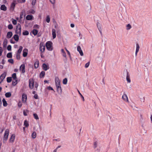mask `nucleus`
<instances>
[{"instance_id":"f257e3e1","label":"nucleus","mask_w":152,"mask_h":152,"mask_svg":"<svg viewBox=\"0 0 152 152\" xmlns=\"http://www.w3.org/2000/svg\"><path fill=\"white\" fill-rule=\"evenodd\" d=\"M46 46L47 50L49 51H52L53 49L52 43L50 41H48L46 43Z\"/></svg>"},{"instance_id":"f03ea898","label":"nucleus","mask_w":152,"mask_h":152,"mask_svg":"<svg viewBox=\"0 0 152 152\" xmlns=\"http://www.w3.org/2000/svg\"><path fill=\"white\" fill-rule=\"evenodd\" d=\"M29 87L30 89L33 88L34 85V80L33 78H30L28 80Z\"/></svg>"},{"instance_id":"7ed1b4c3","label":"nucleus","mask_w":152,"mask_h":152,"mask_svg":"<svg viewBox=\"0 0 152 152\" xmlns=\"http://www.w3.org/2000/svg\"><path fill=\"white\" fill-rule=\"evenodd\" d=\"M21 25L18 23L16 26L15 31L16 33L17 34H19L20 35L21 34Z\"/></svg>"},{"instance_id":"20e7f679","label":"nucleus","mask_w":152,"mask_h":152,"mask_svg":"<svg viewBox=\"0 0 152 152\" xmlns=\"http://www.w3.org/2000/svg\"><path fill=\"white\" fill-rule=\"evenodd\" d=\"M9 130L8 129H7L6 130L5 132L4 137L3 138V140L7 141V140L9 134Z\"/></svg>"},{"instance_id":"39448f33","label":"nucleus","mask_w":152,"mask_h":152,"mask_svg":"<svg viewBox=\"0 0 152 152\" xmlns=\"http://www.w3.org/2000/svg\"><path fill=\"white\" fill-rule=\"evenodd\" d=\"M45 47L42 43H40L39 45V50L41 53L44 52Z\"/></svg>"},{"instance_id":"423d86ee","label":"nucleus","mask_w":152,"mask_h":152,"mask_svg":"<svg viewBox=\"0 0 152 152\" xmlns=\"http://www.w3.org/2000/svg\"><path fill=\"white\" fill-rule=\"evenodd\" d=\"M27 99V96L26 94H23L22 96V101L24 103H25L26 102Z\"/></svg>"},{"instance_id":"0eeeda50","label":"nucleus","mask_w":152,"mask_h":152,"mask_svg":"<svg viewBox=\"0 0 152 152\" xmlns=\"http://www.w3.org/2000/svg\"><path fill=\"white\" fill-rule=\"evenodd\" d=\"M6 75V73L4 72L0 76V84L2 82Z\"/></svg>"},{"instance_id":"6e6552de","label":"nucleus","mask_w":152,"mask_h":152,"mask_svg":"<svg viewBox=\"0 0 152 152\" xmlns=\"http://www.w3.org/2000/svg\"><path fill=\"white\" fill-rule=\"evenodd\" d=\"M122 98L124 101L129 102L127 95L125 92L124 93V94L122 96Z\"/></svg>"},{"instance_id":"1a4fd4ad","label":"nucleus","mask_w":152,"mask_h":152,"mask_svg":"<svg viewBox=\"0 0 152 152\" xmlns=\"http://www.w3.org/2000/svg\"><path fill=\"white\" fill-rule=\"evenodd\" d=\"M20 70L21 71L22 73H24L25 72V66L24 64H22L20 66Z\"/></svg>"},{"instance_id":"9d476101","label":"nucleus","mask_w":152,"mask_h":152,"mask_svg":"<svg viewBox=\"0 0 152 152\" xmlns=\"http://www.w3.org/2000/svg\"><path fill=\"white\" fill-rule=\"evenodd\" d=\"M77 50L79 53L80 55L81 56H83V53L81 50L80 47V46H78L77 47Z\"/></svg>"},{"instance_id":"9b49d317","label":"nucleus","mask_w":152,"mask_h":152,"mask_svg":"<svg viewBox=\"0 0 152 152\" xmlns=\"http://www.w3.org/2000/svg\"><path fill=\"white\" fill-rule=\"evenodd\" d=\"M55 82L56 87L61 86L60 81L58 78L56 79Z\"/></svg>"},{"instance_id":"f8f14e48","label":"nucleus","mask_w":152,"mask_h":152,"mask_svg":"<svg viewBox=\"0 0 152 152\" xmlns=\"http://www.w3.org/2000/svg\"><path fill=\"white\" fill-rule=\"evenodd\" d=\"M49 68V66L45 64H42V69L45 71H47Z\"/></svg>"},{"instance_id":"ddd939ff","label":"nucleus","mask_w":152,"mask_h":152,"mask_svg":"<svg viewBox=\"0 0 152 152\" xmlns=\"http://www.w3.org/2000/svg\"><path fill=\"white\" fill-rule=\"evenodd\" d=\"M97 26L101 34L102 35V32L101 26V25L99 23H98L97 24Z\"/></svg>"},{"instance_id":"4468645a","label":"nucleus","mask_w":152,"mask_h":152,"mask_svg":"<svg viewBox=\"0 0 152 152\" xmlns=\"http://www.w3.org/2000/svg\"><path fill=\"white\" fill-rule=\"evenodd\" d=\"M12 35V33L11 31H9L7 33V37L8 39L10 38Z\"/></svg>"},{"instance_id":"2eb2a0df","label":"nucleus","mask_w":152,"mask_h":152,"mask_svg":"<svg viewBox=\"0 0 152 152\" xmlns=\"http://www.w3.org/2000/svg\"><path fill=\"white\" fill-rule=\"evenodd\" d=\"M126 79L128 83H130L131 82V80L130 78L129 75V72H127Z\"/></svg>"},{"instance_id":"dca6fc26","label":"nucleus","mask_w":152,"mask_h":152,"mask_svg":"<svg viewBox=\"0 0 152 152\" xmlns=\"http://www.w3.org/2000/svg\"><path fill=\"white\" fill-rule=\"evenodd\" d=\"M27 50L26 49H24L23 51V57H26L27 55L28 52H27Z\"/></svg>"},{"instance_id":"f3484780","label":"nucleus","mask_w":152,"mask_h":152,"mask_svg":"<svg viewBox=\"0 0 152 152\" xmlns=\"http://www.w3.org/2000/svg\"><path fill=\"white\" fill-rule=\"evenodd\" d=\"M39 64V63L38 61H37L35 62L34 66L35 69H37L38 67Z\"/></svg>"},{"instance_id":"a211bd4d","label":"nucleus","mask_w":152,"mask_h":152,"mask_svg":"<svg viewBox=\"0 0 152 152\" xmlns=\"http://www.w3.org/2000/svg\"><path fill=\"white\" fill-rule=\"evenodd\" d=\"M52 34L53 39L56 37V30L55 29H53L52 30Z\"/></svg>"},{"instance_id":"6ab92c4d","label":"nucleus","mask_w":152,"mask_h":152,"mask_svg":"<svg viewBox=\"0 0 152 152\" xmlns=\"http://www.w3.org/2000/svg\"><path fill=\"white\" fill-rule=\"evenodd\" d=\"M38 31L37 30L35 29H34L31 32L33 35H34V36H35L37 35L38 33Z\"/></svg>"},{"instance_id":"aec40b11","label":"nucleus","mask_w":152,"mask_h":152,"mask_svg":"<svg viewBox=\"0 0 152 152\" xmlns=\"http://www.w3.org/2000/svg\"><path fill=\"white\" fill-rule=\"evenodd\" d=\"M33 17L32 15H28L26 17V19L28 20H30L32 19Z\"/></svg>"},{"instance_id":"412c9836","label":"nucleus","mask_w":152,"mask_h":152,"mask_svg":"<svg viewBox=\"0 0 152 152\" xmlns=\"http://www.w3.org/2000/svg\"><path fill=\"white\" fill-rule=\"evenodd\" d=\"M13 38L14 39V40L15 41H16L17 42L18 41L19 36H18V35H17V34L14 35V36H13Z\"/></svg>"},{"instance_id":"4be33fe9","label":"nucleus","mask_w":152,"mask_h":152,"mask_svg":"<svg viewBox=\"0 0 152 152\" xmlns=\"http://www.w3.org/2000/svg\"><path fill=\"white\" fill-rule=\"evenodd\" d=\"M3 105L4 107H6L7 105V103L5 99L3 98L2 99Z\"/></svg>"},{"instance_id":"5701e85b","label":"nucleus","mask_w":152,"mask_h":152,"mask_svg":"<svg viewBox=\"0 0 152 152\" xmlns=\"http://www.w3.org/2000/svg\"><path fill=\"white\" fill-rule=\"evenodd\" d=\"M1 9L3 11H6L7 10V7L4 4H3L1 7Z\"/></svg>"},{"instance_id":"b1692460","label":"nucleus","mask_w":152,"mask_h":152,"mask_svg":"<svg viewBox=\"0 0 152 152\" xmlns=\"http://www.w3.org/2000/svg\"><path fill=\"white\" fill-rule=\"evenodd\" d=\"M24 125L25 126V127H27L29 126V124L28 122L26 120L24 121Z\"/></svg>"},{"instance_id":"393cba45","label":"nucleus","mask_w":152,"mask_h":152,"mask_svg":"<svg viewBox=\"0 0 152 152\" xmlns=\"http://www.w3.org/2000/svg\"><path fill=\"white\" fill-rule=\"evenodd\" d=\"M15 138V135L14 134H12L10 139V142H14V140Z\"/></svg>"},{"instance_id":"a878e982","label":"nucleus","mask_w":152,"mask_h":152,"mask_svg":"<svg viewBox=\"0 0 152 152\" xmlns=\"http://www.w3.org/2000/svg\"><path fill=\"white\" fill-rule=\"evenodd\" d=\"M45 75V72L44 71H42L39 75V77L40 78L43 77Z\"/></svg>"},{"instance_id":"bb28decb","label":"nucleus","mask_w":152,"mask_h":152,"mask_svg":"<svg viewBox=\"0 0 152 152\" xmlns=\"http://www.w3.org/2000/svg\"><path fill=\"white\" fill-rule=\"evenodd\" d=\"M57 88V91L58 92H61L62 91L61 86L56 87Z\"/></svg>"},{"instance_id":"cd10ccee","label":"nucleus","mask_w":152,"mask_h":152,"mask_svg":"<svg viewBox=\"0 0 152 152\" xmlns=\"http://www.w3.org/2000/svg\"><path fill=\"white\" fill-rule=\"evenodd\" d=\"M6 97L7 98L10 97L11 96V94L10 92L6 93L5 94Z\"/></svg>"},{"instance_id":"c85d7f7f","label":"nucleus","mask_w":152,"mask_h":152,"mask_svg":"<svg viewBox=\"0 0 152 152\" xmlns=\"http://www.w3.org/2000/svg\"><path fill=\"white\" fill-rule=\"evenodd\" d=\"M36 135H37V134H36V132H33V133H32V135H31L32 138L33 139L35 138L36 137Z\"/></svg>"},{"instance_id":"c756f323","label":"nucleus","mask_w":152,"mask_h":152,"mask_svg":"<svg viewBox=\"0 0 152 152\" xmlns=\"http://www.w3.org/2000/svg\"><path fill=\"white\" fill-rule=\"evenodd\" d=\"M22 49H23V47H22V46H20L19 48L18 49V50L17 53H19V54H20L21 53V52H22Z\"/></svg>"},{"instance_id":"7c9ffc66","label":"nucleus","mask_w":152,"mask_h":152,"mask_svg":"<svg viewBox=\"0 0 152 152\" xmlns=\"http://www.w3.org/2000/svg\"><path fill=\"white\" fill-rule=\"evenodd\" d=\"M17 80H13L12 81V84L13 86H15L17 83Z\"/></svg>"},{"instance_id":"2f4dec72","label":"nucleus","mask_w":152,"mask_h":152,"mask_svg":"<svg viewBox=\"0 0 152 152\" xmlns=\"http://www.w3.org/2000/svg\"><path fill=\"white\" fill-rule=\"evenodd\" d=\"M12 77L13 80H17L16 75L15 73H14L12 75Z\"/></svg>"},{"instance_id":"473e14b6","label":"nucleus","mask_w":152,"mask_h":152,"mask_svg":"<svg viewBox=\"0 0 152 152\" xmlns=\"http://www.w3.org/2000/svg\"><path fill=\"white\" fill-rule=\"evenodd\" d=\"M15 2H12L11 5V8H12L13 10H14L15 8Z\"/></svg>"},{"instance_id":"72a5a7b5","label":"nucleus","mask_w":152,"mask_h":152,"mask_svg":"<svg viewBox=\"0 0 152 152\" xmlns=\"http://www.w3.org/2000/svg\"><path fill=\"white\" fill-rule=\"evenodd\" d=\"M7 57L8 58H11L12 57V53H8L7 55Z\"/></svg>"},{"instance_id":"f704fd0d","label":"nucleus","mask_w":152,"mask_h":152,"mask_svg":"<svg viewBox=\"0 0 152 152\" xmlns=\"http://www.w3.org/2000/svg\"><path fill=\"white\" fill-rule=\"evenodd\" d=\"M12 77H8L7 78V83H10L12 81Z\"/></svg>"},{"instance_id":"c9c22d12","label":"nucleus","mask_w":152,"mask_h":152,"mask_svg":"<svg viewBox=\"0 0 152 152\" xmlns=\"http://www.w3.org/2000/svg\"><path fill=\"white\" fill-rule=\"evenodd\" d=\"M67 80L66 78H65L63 79V83L64 84L66 85L67 84Z\"/></svg>"},{"instance_id":"e433bc0d","label":"nucleus","mask_w":152,"mask_h":152,"mask_svg":"<svg viewBox=\"0 0 152 152\" xmlns=\"http://www.w3.org/2000/svg\"><path fill=\"white\" fill-rule=\"evenodd\" d=\"M38 86L39 85L36 82L35 83V84H34V87L36 88L35 90L36 91L37 90V88L38 87Z\"/></svg>"},{"instance_id":"4c0bfd02","label":"nucleus","mask_w":152,"mask_h":152,"mask_svg":"<svg viewBox=\"0 0 152 152\" xmlns=\"http://www.w3.org/2000/svg\"><path fill=\"white\" fill-rule=\"evenodd\" d=\"M33 116L35 119L36 120L38 119H39L38 116L37 115L36 113H34L33 114Z\"/></svg>"},{"instance_id":"58836bf2","label":"nucleus","mask_w":152,"mask_h":152,"mask_svg":"<svg viewBox=\"0 0 152 152\" xmlns=\"http://www.w3.org/2000/svg\"><path fill=\"white\" fill-rule=\"evenodd\" d=\"M23 34L24 35H28L29 34V32L28 31H25L23 32Z\"/></svg>"},{"instance_id":"ea45409f","label":"nucleus","mask_w":152,"mask_h":152,"mask_svg":"<svg viewBox=\"0 0 152 152\" xmlns=\"http://www.w3.org/2000/svg\"><path fill=\"white\" fill-rule=\"evenodd\" d=\"M50 20V18L49 15H48L46 17V21L48 23H49Z\"/></svg>"},{"instance_id":"a19ab883","label":"nucleus","mask_w":152,"mask_h":152,"mask_svg":"<svg viewBox=\"0 0 152 152\" xmlns=\"http://www.w3.org/2000/svg\"><path fill=\"white\" fill-rule=\"evenodd\" d=\"M132 28V26L130 24H129L126 26V29L127 30L130 29Z\"/></svg>"},{"instance_id":"79ce46f5","label":"nucleus","mask_w":152,"mask_h":152,"mask_svg":"<svg viewBox=\"0 0 152 152\" xmlns=\"http://www.w3.org/2000/svg\"><path fill=\"white\" fill-rule=\"evenodd\" d=\"M20 54L18 53H16V58L18 60H20Z\"/></svg>"},{"instance_id":"37998d69","label":"nucleus","mask_w":152,"mask_h":152,"mask_svg":"<svg viewBox=\"0 0 152 152\" xmlns=\"http://www.w3.org/2000/svg\"><path fill=\"white\" fill-rule=\"evenodd\" d=\"M22 104L20 101H19L18 104V106L19 108H21L22 106Z\"/></svg>"},{"instance_id":"c03bdc74","label":"nucleus","mask_w":152,"mask_h":152,"mask_svg":"<svg viewBox=\"0 0 152 152\" xmlns=\"http://www.w3.org/2000/svg\"><path fill=\"white\" fill-rule=\"evenodd\" d=\"M12 19V23L14 25H15L16 24H17L16 20H15L14 19Z\"/></svg>"},{"instance_id":"a18cd8bd","label":"nucleus","mask_w":152,"mask_h":152,"mask_svg":"<svg viewBox=\"0 0 152 152\" xmlns=\"http://www.w3.org/2000/svg\"><path fill=\"white\" fill-rule=\"evenodd\" d=\"M78 92L79 94L80 95V96L82 98L83 101H84V97L82 95V94L80 93V91L78 90Z\"/></svg>"},{"instance_id":"49530a36","label":"nucleus","mask_w":152,"mask_h":152,"mask_svg":"<svg viewBox=\"0 0 152 152\" xmlns=\"http://www.w3.org/2000/svg\"><path fill=\"white\" fill-rule=\"evenodd\" d=\"M8 28L9 29H11L13 28V26L11 24H10L8 25Z\"/></svg>"},{"instance_id":"de8ad7c7","label":"nucleus","mask_w":152,"mask_h":152,"mask_svg":"<svg viewBox=\"0 0 152 152\" xmlns=\"http://www.w3.org/2000/svg\"><path fill=\"white\" fill-rule=\"evenodd\" d=\"M8 61L11 64H13L14 63L13 60L12 59H10L8 60Z\"/></svg>"},{"instance_id":"09e8293b","label":"nucleus","mask_w":152,"mask_h":152,"mask_svg":"<svg viewBox=\"0 0 152 152\" xmlns=\"http://www.w3.org/2000/svg\"><path fill=\"white\" fill-rule=\"evenodd\" d=\"M33 28L35 29V28H39V26L37 24H36L34 26Z\"/></svg>"},{"instance_id":"8fccbe9b","label":"nucleus","mask_w":152,"mask_h":152,"mask_svg":"<svg viewBox=\"0 0 152 152\" xmlns=\"http://www.w3.org/2000/svg\"><path fill=\"white\" fill-rule=\"evenodd\" d=\"M89 64H90L89 62H88L86 63L85 65V67L86 68H88L89 66Z\"/></svg>"},{"instance_id":"3c124183","label":"nucleus","mask_w":152,"mask_h":152,"mask_svg":"<svg viewBox=\"0 0 152 152\" xmlns=\"http://www.w3.org/2000/svg\"><path fill=\"white\" fill-rule=\"evenodd\" d=\"M7 49L9 51H10L11 50V46L10 45H9L7 47Z\"/></svg>"},{"instance_id":"603ef678","label":"nucleus","mask_w":152,"mask_h":152,"mask_svg":"<svg viewBox=\"0 0 152 152\" xmlns=\"http://www.w3.org/2000/svg\"><path fill=\"white\" fill-rule=\"evenodd\" d=\"M3 51V49L2 47H0V56L2 55V53Z\"/></svg>"},{"instance_id":"864d4df0","label":"nucleus","mask_w":152,"mask_h":152,"mask_svg":"<svg viewBox=\"0 0 152 152\" xmlns=\"http://www.w3.org/2000/svg\"><path fill=\"white\" fill-rule=\"evenodd\" d=\"M36 0H32V4L33 5H35L36 3Z\"/></svg>"},{"instance_id":"5fc2aeb1","label":"nucleus","mask_w":152,"mask_h":152,"mask_svg":"<svg viewBox=\"0 0 152 152\" xmlns=\"http://www.w3.org/2000/svg\"><path fill=\"white\" fill-rule=\"evenodd\" d=\"M34 98L36 99H38V96L37 94H35V95L34 96Z\"/></svg>"},{"instance_id":"6e6d98bb","label":"nucleus","mask_w":152,"mask_h":152,"mask_svg":"<svg viewBox=\"0 0 152 152\" xmlns=\"http://www.w3.org/2000/svg\"><path fill=\"white\" fill-rule=\"evenodd\" d=\"M47 88L49 90H51L54 91L53 88L50 86H49L47 87Z\"/></svg>"},{"instance_id":"4d7b16f0","label":"nucleus","mask_w":152,"mask_h":152,"mask_svg":"<svg viewBox=\"0 0 152 152\" xmlns=\"http://www.w3.org/2000/svg\"><path fill=\"white\" fill-rule=\"evenodd\" d=\"M94 148H95L97 146V143L96 142H95L94 143Z\"/></svg>"},{"instance_id":"13d9d810","label":"nucleus","mask_w":152,"mask_h":152,"mask_svg":"<svg viewBox=\"0 0 152 152\" xmlns=\"http://www.w3.org/2000/svg\"><path fill=\"white\" fill-rule=\"evenodd\" d=\"M65 49L66 51V52H67L69 56H70V53L66 49V48H65Z\"/></svg>"},{"instance_id":"bf43d9fd","label":"nucleus","mask_w":152,"mask_h":152,"mask_svg":"<svg viewBox=\"0 0 152 152\" xmlns=\"http://www.w3.org/2000/svg\"><path fill=\"white\" fill-rule=\"evenodd\" d=\"M50 2L53 4H54L55 2V0H50Z\"/></svg>"},{"instance_id":"052dcab7","label":"nucleus","mask_w":152,"mask_h":152,"mask_svg":"<svg viewBox=\"0 0 152 152\" xmlns=\"http://www.w3.org/2000/svg\"><path fill=\"white\" fill-rule=\"evenodd\" d=\"M10 42L12 44H14L15 42L14 41H13L12 39H11L10 40Z\"/></svg>"},{"instance_id":"680f3d73","label":"nucleus","mask_w":152,"mask_h":152,"mask_svg":"<svg viewBox=\"0 0 152 152\" xmlns=\"http://www.w3.org/2000/svg\"><path fill=\"white\" fill-rule=\"evenodd\" d=\"M62 55L63 57L65 58L66 57V53L65 52L62 53Z\"/></svg>"},{"instance_id":"e2e57ef3","label":"nucleus","mask_w":152,"mask_h":152,"mask_svg":"<svg viewBox=\"0 0 152 152\" xmlns=\"http://www.w3.org/2000/svg\"><path fill=\"white\" fill-rule=\"evenodd\" d=\"M139 48H140L139 45V44L137 43L136 44V49L139 50Z\"/></svg>"},{"instance_id":"0e129e2a","label":"nucleus","mask_w":152,"mask_h":152,"mask_svg":"<svg viewBox=\"0 0 152 152\" xmlns=\"http://www.w3.org/2000/svg\"><path fill=\"white\" fill-rule=\"evenodd\" d=\"M23 113L24 115L27 116V115L26 112L25 110H23Z\"/></svg>"},{"instance_id":"69168bd1","label":"nucleus","mask_w":152,"mask_h":152,"mask_svg":"<svg viewBox=\"0 0 152 152\" xmlns=\"http://www.w3.org/2000/svg\"><path fill=\"white\" fill-rule=\"evenodd\" d=\"M139 50L138 49H136V52H135V55L136 56H137V54L138 52L139 51Z\"/></svg>"},{"instance_id":"338daca9","label":"nucleus","mask_w":152,"mask_h":152,"mask_svg":"<svg viewBox=\"0 0 152 152\" xmlns=\"http://www.w3.org/2000/svg\"><path fill=\"white\" fill-rule=\"evenodd\" d=\"M40 56H41V57L42 58H43L44 57V55H43V54H42V53H41H41H40Z\"/></svg>"},{"instance_id":"774afa93","label":"nucleus","mask_w":152,"mask_h":152,"mask_svg":"<svg viewBox=\"0 0 152 152\" xmlns=\"http://www.w3.org/2000/svg\"><path fill=\"white\" fill-rule=\"evenodd\" d=\"M13 119L14 120H15L16 119V117L15 115H14L13 116Z\"/></svg>"}]
</instances>
